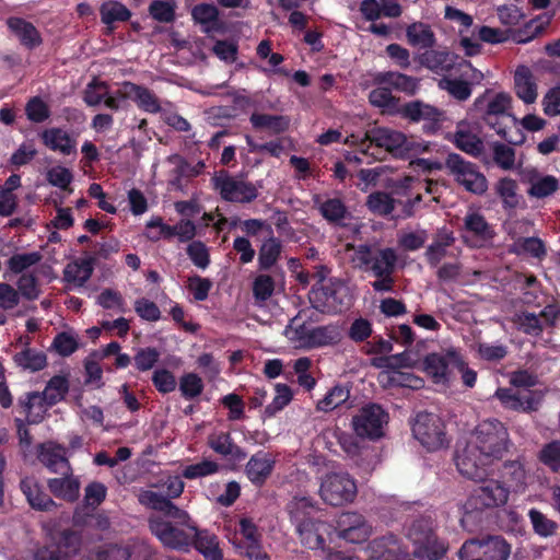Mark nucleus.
I'll use <instances>...</instances> for the list:
<instances>
[{"label":"nucleus","mask_w":560,"mask_h":560,"mask_svg":"<svg viewBox=\"0 0 560 560\" xmlns=\"http://www.w3.org/2000/svg\"><path fill=\"white\" fill-rule=\"evenodd\" d=\"M512 446L508 428L498 419L477 424L470 439L455 452V465L462 476L470 480L487 477V468L501 460Z\"/></svg>","instance_id":"f257e3e1"},{"label":"nucleus","mask_w":560,"mask_h":560,"mask_svg":"<svg viewBox=\"0 0 560 560\" xmlns=\"http://www.w3.org/2000/svg\"><path fill=\"white\" fill-rule=\"evenodd\" d=\"M420 147L401 131L381 126L369 128L360 142L361 152L376 161H383L387 155L396 159H409L425 150Z\"/></svg>","instance_id":"f03ea898"},{"label":"nucleus","mask_w":560,"mask_h":560,"mask_svg":"<svg viewBox=\"0 0 560 560\" xmlns=\"http://www.w3.org/2000/svg\"><path fill=\"white\" fill-rule=\"evenodd\" d=\"M308 301L313 308L329 315L348 311L353 303V295L345 280L331 277L322 287H312Z\"/></svg>","instance_id":"7ed1b4c3"},{"label":"nucleus","mask_w":560,"mask_h":560,"mask_svg":"<svg viewBox=\"0 0 560 560\" xmlns=\"http://www.w3.org/2000/svg\"><path fill=\"white\" fill-rule=\"evenodd\" d=\"M407 536L413 545L412 553L417 558L439 560L447 550L446 544L435 534L431 516L416 518L411 523Z\"/></svg>","instance_id":"20e7f679"},{"label":"nucleus","mask_w":560,"mask_h":560,"mask_svg":"<svg viewBox=\"0 0 560 560\" xmlns=\"http://www.w3.org/2000/svg\"><path fill=\"white\" fill-rule=\"evenodd\" d=\"M149 529L164 547L188 551L191 547L195 523L191 521L172 522L162 516H151L149 517Z\"/></svg>","instance_id":"39448f33"},{"label":"nucleus","mask_w":560,"mask_h":560,"mask_svg":"<svg viewBox=\"0 0 560 560\" xmlns=\"http://www.w3.org/2000/svg\"><path fill=\"white\" fill-rule=\"evenodd\" d=\"M511 545L499 535L466 540L458 550L459 560H508Z\"/></svg>","instance_id":"423d86ee"},{"label":"nucleus","mask_w":560,"mask_h":560,"mask_svg":"<svg viewBox=\"0 0 560 560\" xmlns=\"http://www.w3.org/2000/svg\"><path fill=\"white\" fill-rule=\"evenodd\" d=\"M213 189L222 200L234 203H250L259 196L261 184H254L237 176L230 175L226 171H220L211 178Z\"/></svg>","instance_id":"0eeeda50"},{"label":"nucleus","mask_w":560,"mask_h":560,"mask_svg":"<svg viewBox=\"0 0 560 560\" xmlns=\"http://www.w3.org/2000/svg\"><path fill=\"white\" fill-rule=\"evenodd\" d=\"M412 434L429 452L448 446L443 420L435 413L422 411L412 423Z\"/></svg>","instance_id":"6e6552de"},{"label":"nucleus","mask_w":560,"mask_h":560,"mask_svg":"<svg viewBox=\"0 0 560 560\" xmlns=\"http://www.w3.org/2000/svg\"><path fill=\"white\" fill-rule=\"evenodd\" d=\"M445 166L454 179L467 191L478 196L487 191L488 179L479 171L477 164L466 161L457 153H450L445 160Z\"/></svg>","instance_id":"1a4fd4ad"},{"label":"nucleus","mask_w":560,"mask_h":560,"mask_svg":"<svg viewBox=\"0 0 560 560\" xmlns=\"http://www.w3.org/2000/svg\"><path fill=\"white\" fill-rule=\"evenodd\" d=\"M357 493L355 480L348 472L327 474L319 488L322 499L332 506L351 503Z\"/></svg>","instance_id":"9d476101"},{"label":"nucleus","mask_w":560,"mask_h":560,"mask_svg":"<svg viewBox=\"0 0 560 560\" xmlns=\"http://www.w3.org/2000/svg\"><path fill=\"white\" fill-rule=\"evenodd\" d=\"M494 397L504 409L522 413H532L540 408L545 393L540 389L499 387L494 393Z\"/></svg>","instance_id":"9b49d317"},{"label":"nucleus","mask_w":560,"mask_h":560,"mask_svg":"<svg viewBox=\"0 0 560 560\" xmlns=\"http://www.w3.org/2000/svg\"><path fill=\"white\" fill-rule=\"evenodd\" d=\"M481 483L476 487L467 504L475 510L495 509L504 506L510 497V489L505 487L500 480L495 479H477Z\"/></svg>","instance_id":"f8f14e48"},{"label":"nucleus","mask_w":560,"mask_h":560,"mask_svg":"<svg viewBox=\"0 0 560 560\" xmlns=\"http://www.w3.org/2000/svg\"><path fill=\"white\" fill-rule=\"evenodd\" d=\"M423 371L435 384H448L452 371L463 368V357L455 349L428 353L423 359Z\"/></svg>","instance_id":"ddd939ff"},{"label":"nucleus","mask_w":560,"mask_h":560,"mask_svg":"<svg viewBox=\"0 0 560 560\" xmlns=\"http://www.w3.org/2000/svg\"><path fill=\"white\" fill-rule=\"evenodd\" d=\"M388 422V413L377 404L362 407L352 418L355 434L360 438L377 440L384 435V424Z\"/></svg>","instance_id":"4468645a"},{"label":"nucleus","mask_w":560,"mask_h":560,"mask_svg":"<svg viewBox=\"0 0 560 560\" xmlns=\"http://www.w3.org/2000/svg\"><path fill=\"white\" fill-rule=\"evenodd\" d=\"M358 259L365 271H371L374 277L394 273L397 262V254L394 248L373 249L369 245H360Z\"/></svg>","instance_id":"2eb2a0df"},{"label":"nucleus","mask_w":560,"mask_h":560,"mask_svg":"<svg viewBox=\"0 0 560 560\" xmlns=\"http://www.w3.org/2000/svg\"><path fill=\"white\" fill-rule=\"evenodd\" d=\"M400 115L413 122L423 121V131L428 135L436 133L444 118V112L421 101H412L402 105Z\"/></svg>","instance_id":"dca6fc26"},{"label":"nucleus","mask_w":560,"mask_h":560,"mask_svg":"<svg viewBox=\"0 0 560 560\" xmlns=\"http://www.w3.org/2000/svg\"><path fill=\"white\" fill-rule=\"evenodd\" d=\"M295 332L299 340L310 349L334 346L342 339L340 327L336 324L314 328H307L303 324L296 328Z\"/></svg>","instance_id":"f3484780"},{"label":"nucleus","mask_w":560,"mask_h":560,"mask_svg":"<svg viewBox=\"0 0 560 560\" xmlns=\"http://www.w3.org/2000/svg\"><path fill=\"white\" fill-rule=\"evenodd\" d=\"M117 94L121 98L133 100L137 106L147 113L158 114L162 109L158 96L143 85L125 81L121 83V88L117 90Z\"/></svg>","instance_id":"a211bd4d"},{"label":"nucleus","mask_w":560,"mask_h":560,"mask_svg":"<svg viewBox=\"0 0 560 560\" xmlns=\"http://www.w3.org/2000/svg\"><path fill=\"white\" fill-rule=\"evenodd\" d=\"M276 459L272 454L258 451L253 454L245 466V475L257 488H261L272 475Z\"/></svg>","instance_id":"6ab92c4d"},{"label":"nucleus","mask_w":560,"mask_h":560,"mask_svg":"<svg viewBox=\"0 0 560 560\" xmlns=\"http://www.w3.org/2000/svg\"><path fill=\"white\" fill-rule=\"evenodd\" d=\"M330 530L331 526L320 518L295 527V532L303 546L312 550L322 551L326 550L325 535H329Z\"/></svg>","instance_id":"aec40b11"},{"label":"nucleus","mask_w":560,"mask_h":560,"mask_svg":"<svg viewBox=\"0 0 560 560\" xmlns=\"http://www.w3.org/2000/svg\"><path fill=\"white\" fill-rule=\"evenodd\" d=\"M285 511L289 514L290 522L298 527L306 525V523L319 518V508L317 502L305 495H294L285 505Z\"/></svg>","instance_id":"412c9836"},{"label":"nucleus","mask_w":560,"mask_h":560,"mask_svg":"<svg viewBox=\"0 0 560 560\" xmlns=\"http://www.w3.org/2000/svg\"><path fill=\"white\" fill-rule=\"evenodd\" d=\"M39 139L50 151L59 152L62 155L77 154L75 137L62 128H46L39 133Z\"/></svg>","instance_id":"4be33fe9"},{"label":"nucleus","mask_w":560,"mask_h":560,"mask_svg":"<svg viewBox=\"0 0 560 560\" xmlns=\"http://www.w3.org/2000/svg\"><path fill=\"white\" fill-rule=\"evenodd\" d=\"M20 489L32 509L47 512L57 508V503L45 492L44 487L35 477L27 476L21 479Z\"/></svg>","instance_id":"5701e85b"},{"label":"nucleus","mask_w":560,"mask_h":560,"mask_svg":"<svg viewBox=\"0 0 560 560\" xmlns=\"http://www.w3.org/2000/svg\"><path fill=\"white\" fill-rule=\"evenodd\" d=\"M368 552L370 560H401L405 556L399 539L394 534L373 539L369 544Z\"/></svg>","instance_id":"b1692460"},{"label":"nucleus","mask_w":560,"mask_h":560,"mask_svg":"<svg viewBox=\"0 0 560 560\" xmlns=\"http://www.w3.org/2000/svg\"><path fill=\"white\" fill-rule=\"evenodd\" d=\"M512 97L504 92L495 94V96L487 104V109L483 114V121L495 132L505 137V128L500 122L501 116L512 117L513 115L508 114V109L511 106Z\"/></svg>","instance_id":"393cba45"},{"label":"nucleus","mask_w":560,"mask_h":560,"mask_svg":"<svg viewBox=\"0 0 560 560\" xmlns=\"http://www.w3.org/2000/svg\"><path fill=\"white\" fill-rule=\"evenodd\" d=\"M48 407V400L42 392L25 393L18 399L19 412L32 424L39 423L44 419V413Z\"/></svg>","instance_id":"a878e982"},{"label":"nucleus","mask_w":560,"mask_h":560,"mask_svg":"<svg viewBox=\"0 0 560 560\" xmlns=\"http://www.w3.org/2000/svg\"><path fill=\"white\" fill-rule=\"evenodd\" d=\"M142 503L147 504L151 509L162 512L164 516L172 520V522H188L191 521L189 514L175 505L165 495L154 492V491H145L142 494Z\"/></svg>","instance_id":"bb28decb"},{"label":"nucleus","mask_w":560,"mask_h":560,"mask_svg":"<svg viewBox=\"0 0 560 560\" xmlns=\"http://www.w3.org/2000/svg\"><path fill=\"white\" fill-rule=\"evenodd\" d=\"M208 445L214 453L236 463L243 462L247 457V453L234 442L230 432L221 431L210 434Z\"/></svg>","instance_id":"cd10ccee"},{"label":"nucleus","mask_w":560,"mask_h":560,"mask_svg":"<svg viewBox=\"0 0 560 560\" xmlns=\"http://www.w3.org/2000/svg\"><path fill=\"white\" fill-rule=\"evenodd\" d=\"M63 475L61 478L48 479L47 487L57 499L73 503L80 497V480L71 470L65 471Z\"/></svg>","instance_id":"c85d7f7f"},{"label":"nucleus","mask_w":560,"mask_h":560,"mask_svg":"<svg viewBox=\"0 0 560 560\" xmlns=\"http://www.w3.org/2000/svg\"><path fill=\"white\" fill-rule=\"evenodd\" d=\"M373 83L375 85L387 84L392 89L408 95L416 94L419 89V80L417 78L396 71L376 72L373 75Z\"/></svg>","instance_id":"c756f323"},{"label":"nucleus","mask_w":560,"mask_h":560,"mask_svg":"<svg viewBox=\"0 0 560 560\" xmlns=\"http://www.w3.org/2000/svg\"><path fill=\"white\" fill-rule=\"evenodd\" d=\"M38 460L50 471L57 474L59 467H66L71 470L70 464L65 456V447L56 443H43L38 446Z\"/></svg>","instance_id":"7c9ffc66"},{"label":"nucleus","mask_w":560,"mask_h":560,"mask_svg":"<svg viewBox=\"0 0 560 560\" xmlns=\"http://www.w3.org/2000/svg\"><path fill=\"white\" fill-rule=\"evenodd\" d=\"M191 547L198 550L207 560H222L223 553L219 547L217 536L207 529H198L195 525L191 535Z\"/></svg>","instance_id":"2f4dec72"},{"label":"nucleus","mask_w":560,"mask_h":560,"mask_svg":"<svg viewBox=\"0 0 560 560\" xmlns=\"http://www.w3.org/2000/svg\"><path fill=\"white\" fill-rule=\"evenodd\" d=\"M7 25L26 48L33 49L42 44L40 34L31 22L22 18L11 16L7 20Z\"/></svg>","instance_id":"473e14b6"},{"label":"nucleus","mask_w":560,"mask_h":560,"mask_svg":"<svg viewBox=\"0 0 560 560\" xmlns=\"http://www.w3.org/2000/svg\"><path fill=\"white\" fill-rule=\"evenodd\" d=\"M94 261V257H86L67 264L63 269V280L77 287H83L93 275Z\"/></svg>","instance_id":"72a5a7b5"},{"label":"nucleus","mask_w":560,"mask_h":560,"mask_svg":"<svg viewBox=\"0 0 560 560\" xmlns=\"http://www.w3.org/2000/svg\"><path fill=\"white\" fill-rule=\"evenodd\" d=\"M499 476L500 482L509 487L510 491H518L526 485V470L518 459L505 460L499 469Z\"/></svg>","instance_id":"f704fd0d"},{"label":"nucleus","mask_w":560,"mask_h":560,"mask_svg":"<svg viewBox=\"0 0 560 560\" xmlns=\"http://www.w3.org/2000/svg\"><path fill=\"white\" fill-rule=\"evenodd\" d=\"M514 89L516 95L526 104H532L537 98V85L533 73L526 66H520L514 74Z\"/></svg>","instance_id":"c9c22d12"},{"label":"nucleus","mask_w":560,"mask_h":560,"mask_svg":"<svg viewBox=\"0 0 560 560\" xmlns=\"http://www.w3.org/2000/svg\"><path fill=\"white\" fill-rule=\"evenodd\" d=\"M249 121L255 130H268L273 135L283 133L290 127V118L283 115L253 113Z\"/></svg>","instance_id":"e433bc0d"},{"label":"nucleus","mask_w":560,"mask_h":560,"mask_svg":"<svg viewBox=\"0 0 560 560\" xmlns=\"http://www.w3.org/2000/svg\"><path fill=\"white\" fill-rule=\"evenodd\" d=\"M314 202L318 206V211L322 217L329 223L341 224L349 215L348 209L340 198H328L320 201V197L315 196Z\"/></svg>","instance_id":"4c0bfd02"},{"label":"nucleus","mask_w":560,"mask_h":560,"mask_svg":"<svg viewBox=\"0 0 560 560\" xmlns=\"http://www.w3.org/2000/svg\"><path fill=\"white\" fill-rule=\"evenodd\" d=\"M101 21L108 27V33L114 31L116 22H127L131 18V11L120 1L112 0L100 7Z\"/></svg>","instance_id":"58836bf2"},{"label":"nucleus","mask_w":560,"mask_h":560,"mask_svg":"<svg viewBox=\"0 0 560 560\" xmlns=\"http://www.w3.org/2000/svg\"><path fill=\"white\" fill-rule=\"evenodd\" d=\"M282 253V244L278 237L270 234L261 244L258 253V268L261 271L270 270L279 260Z\"/></svg>","instance_id":"ea45409f"},{"label":"nucleus","mask_w":560,"mask_h":560,"mask_svg":"<svg viewBox=\"0 0 560 560\" xmlns=\"http://www.w3.org/2000/svg\"><path fill=\"white\" fill-rule=\"evenodd\" d=\"M14 363L31 372L42 371L47 365V355L34 348H25L13 355Z\"/></svg>","instance_id":"a19ab883"},{"label":"nucleus","mask_w":560,"mask_h":560,"mask_svg":"<svg viewBox=\"0 0 560 560\" xmlns=\"http://www.w3.org/2000/svg\"><path fill=\"white\" fill-rule=\"evenodd\" d=\"M517 182L511 177H502L494 185V192L501 199L504 209H515L520 203Z\"/></svg>","instance_id":"79ce46f5"},{"label":"nucleus","mask_w":560,"mask_h":560,"mask_svg":"<svg viewBox=\"0 0 560 560\" xmlns=\"http://www.w3.org/2000/svg\"><path fill=\"white\" fill-rule=\"evenodd\" d=\"M69 388L70 382L67 375H54L42 394L48 400V406H55L66 398Z\"/></svg>","instance_id":"37998d69"},{"label":"nucleus","mask_w":560,"mask_h":560,"mask_svg":"<svg viewBox=\"0 0 560 560\" xmlns=\"http://www.w3.org/2000/svg\"><path fill=\"white\" fill-rule=\"evenodd\" d=\"M408 42L412 46L431 48L435 44V36L430 25L422 22L410 24L406 30Z\"/></svg>","instance_id":"c03bdc74"},{"label":"nucleus","mask_w":560,"mask_h":560,"mask_svg":"<svg viewBox=\"0 0 560 560\" xmlns=\"http://www.w3.org/2000/svg\"><path fill=\"white\" fill-rule=\"evenodd\" d=\"M396 200L385 191H373L366 197L365 206L369 211L378 217H387L395 209Z\"/></svg>","instance_id":"a18cd8bd"},{"label":"nucleus","mask_w":560,"mask_h":560,"mask_svg":"<svg viewBox=\"0 0 560 560\" xmlns=\"http://www.w3.org/2000/svg\"><path fill=\"white\" fill-rule=\"evenodd\" d=\"M513 323L525 335L539 337L544 331V324L538 314L521 311L514 314Z\"/></svg>","instance_id":"49530a36"},{"label":"nucleus","mask_w":560,"mask_h":560,"mask_svg":"<svg viewBox=\"0 0 560 560\" xmlns=\"http://www.w3.org/2000/svg\"><path fill=\"white\" fill-rule=\"evenodd\" d=\"M372 364L376 368H384L392 371H398L404 368H412L415 360L409 351H402L397 354L385 355L373 359Z\"/></svg>","instance_id":"de8ad7c7"},{"label":"nucleus","mask_w":560,"mask_h":560,"mask_svg":"<svg viewBox=\"0 0 560 560\" xmlns=\"http://www.w3.org/2000/svg\"><path fill=\"white\" fill-rule=\"evenodd\" d=\"M133 548L129 544H106L98 548L94 560H130Z\"/></svg>","instance_id":"09e8293b"},{"label":"nucleus","mask_w":560,"mask_h":560,"mask_svg":"<svg viewBox=\"0 0 560 560\" xmlns=\"http://www.w3.org/2000/svg\"><path fill=\"white\" fill-rule=\"evenodd\" d=\"M559 189V180L552 175L540 176L530 180L527 194L530 197L542 199L551 196Z\"/></svg>","instance_id":"8fccbe9b"},{"label":"nucleus","mask_w":560,"mask_h":560,"mask_svg":"<svg viewBox=\"0 0 560 560\" xmlns=\"http://www.w3.org/2000/svg\"><path fill=\"white\" fill-rule=\"evenodd\" d=\"M528 517L532 523L534 533L540 537L547 538L553 536L558 529V524L553 520L548 518L537 509L528 511Z\"/></svg>","instance_id":"3c124183"},{"label":"nucleus","mask_w":560,"mask_h":560,"mask_svg":"<svg viewBox=\"0 0 560 560\" xmlns=\"http://www.w3.org/2000/svg\"><path fill=\"white\" fill-rule=\"evenodd\" d=\"M454 142L459 150L472 156H478L483 151V142L477 135L470 131L457 130Z\"/></svg>","instance_id":"603ef678"},{"label":"nucleus","mask_w":560,"mask_h":560,"mask_svg":"<svg viewBox=\"0 0 560 560\" xmlns=\"http://www.w3.org/2000/svg\"><path fill=\"white\" fill-rule=\"evenodd\" d=\"M350 397V392L347 387L336 385L325 395L323 399L317 402V410L328 412L346 402Z\"/></svg>","instance_id":"864d4df0"},{"label":"nucleus","mask_w":560,"mask_h":560,"mask_svg":"<svg viewBox=\"0 0 560 560\" xmlns=\"http://www.w3.org/2000/svg\"><path fill=\"white\" fill-rule=\"evenodd\" d=\"M275 389L276 395L272 401L267 405L264 410V415L268 418L276 416V413L288 406L293 398V392L287 384L278 383L276 384Z\"/></svg>","instance_id":"5fc2aeb1"},{"label":"nucleus","mask_w":560,"mask_h":560,"mask_svg":"<svg viewBox=\"0 0 560 560\" xmlns=\"http://www.w3.org/2000/svg\"><path fill=\"white\" fill-rule=\"evenodd\" d=\"M421 66L439 73L450 68V54L447 51H439L429 49L419 56Z\"/></svg>","instance_id":"6e6d98bb"},{"label":"nucleus","mask_w":560,"mask_h":560,"mask_svg":"<svg viewBox=\"0 0 560 560\" xmlns=\"http://www.w3.org/2000/svg\"><path fill=\"white\" fill-rule=\"evenodd\" d=\"M512 252L516 255L529 254L532 257L541 259L546 255V247L538 237H520L514 242Z\"/></svg>","instance_id":"4d7b16f0"},{"label":"nucleus","mask_w":560,"mask_h":560,"mask_svg":"<svg viewBox=\"0 0 560 560\" xmlns=\"http://www.w3.org/2000/svg\"><path fill=\"white\" fill-rule=\"evenodd\" d=\"M203 388V381L196 373H185L179 378V392L186 400H192L200 396Z\"/></svg>","instance_id":"13d9d810"},{"label":"nucleus","mask_w":560,"mask_h":560,"mask_svg":"<svg viewBox=\"0 0 560 560\" xmlns=\"http://www.w3.org/2000/svg\"><path fill=\"white\" fill-rule=\"evenodd\" d=\"M81 544L82 538L78 532L65 529L61 532L58 542L52 547L58 548L62 555H67L72 560V557L79 552Z\"/></svg>","instance_id":"bf43d9fd"},{"label":"nucleus","mask_w":560,"mask_h":560,"mask_svg":"<svg viewBox=\"0 0 560 560\" xmlns=\"http://www.w3.org/2000/svg\"><path fill=\"white\" fill-rule=\"evenodd\" d=\"M492 159L494 164L503 171H511L515 167V150L502 142L492 144Z\"/></svg>","instance_id":"052dcab7"},{"label":"nucleus","mask_w":560,"mask_h":560,"mask_svg":"<svg viewBox=\"0 0 560 560\" xmlns=\"http://www.w3.org/2000/svg\"><path fill=\"white\" fill-rule=\"evenodd\" d=\"M48 104L39 96L31 97L25 105V115L27 119L35 124H42L50 117Z\"/></svg>","instance_id":"680f3d73"},{"label":"nucleus","mask_w":560,"mask_h":560,"mask_svg":"<svg viewBox=\"0 0 560 560\" xmlns=\"http://www.w3.org/2000/svg\"><path fill=\"white\" fill-rule=\"evenodd\" d=\"M219 469L220 465L217 462L202 459L199 463L186 466L182 471V476L186 479L192 480L214 475L219 471Z\"/></svg>","instance_id":"e2e57ef3"},{"label":"nucleus","mask_w":560,"mask_h":560,"mask_svg":"<svg viewBox=\"0 0 560 560\" xmlns=\"http://www.w3.org/2000/svg\"><path fill=\"white\" fill-rule=\"evenodd\" d=\"M538 459L551 471H560V441L553 440L545 444L538 453Z\"/></svg>","instance_id":"0e129e2a"},{"label":"nucleus","mask_w":560,"mask_h":560,"mask_svg":"<svg viewBox=\"0 0 560 560\" xmlns=\"http://www.w3.org/2000/svg\"><path fill=\"white\" fill-rule=\"evenodd\" d=\"M465 229L482 240L492 237V231L485 217L478 212L468 213L465 217Z\"/></svg>","instance_id":"69168bd1"},{"label":"nucleus","mask_w":560,"mask_h":560,"mask_svg":"<svg viewBox=\"0 0 560 560\" xmlns=\"http://www.w3.org/2000/svg\"><path fill=\"white\" fill-rule=\"evenodd\" d=\"M40 260L42 255L38 252L14 254L8 259L7 266L11 272L19 275Z\"/></svg>","instance_id":"338daca9"},{"label":"nucleus","mask_w":560,"mask_h":560,"mask_svg":"<svg viewBox=\"0 0 560 560\" xmlns=\"http://www.w3.org/2000/svg\"><path fill=\"white\" fill-rule=\"evenodd\" d=\"M19 296L27 301L37 300L40 295L38 279L33 273H22L16 282Z\"/></svg>","instance_id":"774afa93"}]
</instances>
